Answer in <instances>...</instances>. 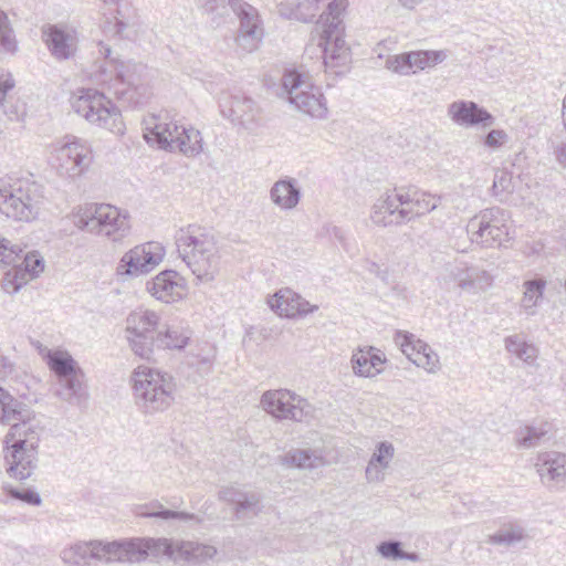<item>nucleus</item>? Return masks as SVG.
Listing matches in <instances>:
<instances>
[{
  "mask_svg": "<svg viewBox=\"0 0 566 566\" xmlns=\"http://www.w3.org/2000/svg\"><path fill=\"white\" fill-rule=\"evenodd\" d=\"M125 332L134 354L147 360L151 358L155 348H185L191 335L187 328L161 325L159 315L150 310L132 312L127 316Z\"/></svg>",
  "mask_w": 566,
  "mask_h": 566,
  "instance_id": "f257e3e1",
  "label": "nucleus"
},
{
  "mask_svg": "<svg viewBox=\"0 0 566 566\" xmlns=\"http://www.w3.org/2000/svg\"><path fill=\"white\" fill-rule=\"evenodd\" d=\"M179 256L200 282H212L220 270V254L212 232L189 226L176 235Z\"/></svg>",
  "mask_w": 566,
  "mask_h": 566,
  "instance_id": "f03ea898",
  "label": "nucleus"
},
{
  "mask_svg": "<svg viewBox=\"0 0 566 566\" xmlns=\"http://www.w3.org/2000/svg\"><path fill=\"white\" fill-rule=\"evenodd\" d=\"M0 422L11 426L4 436L3 443L17 440L24 447L38 450L40 438L45 429L42 419L2 387H0Z\"/></svg>",
  "mask_w": 566,
  "mask_h": 566,
  "instance_id": "7ed1b4c3",
  "label": "nucleus"
},
{
  "mask_svg": "<svg viewBox=\"0 0 566 566\" xmlns=\"http://www.w3.org/2000/svg\"><path fill=\"white\" fill-rule=\"evenodd\" d=\"M138 537H127L112 542L91 541L77 543L61 552L67 565L88 564L91 558L99 562L139 564Z\"/></svg>",
  "mask_w": 566,
  "mask_h": 566,
  "instance_id": "20e7f679",
  "label": "nucleus"
},
{
  "mask_svg": "<svg viewBox=\"0 0 566 566\" xmlns=\"http://www.w3.org/2000/svg\"><path fill=\"white\" fill-rule=\"evenodd\" d=\"M45 363L56 378L55 396L72 406L88 400L85 373L73 356L63 349L46 350Z\"/></svg>",
  "mask_w": 566,
  "mask_h": 566,
  "instance_id": "39448f33",
  "label": "nucleus"
},
{
  "mask_svg": "<svg viewBox=\"0 0 566 566\" xmlns=\"http://www.w3.org/2000/svg\"><path fill=\"white\" fill-rule=\"evenodd\" d=\"M139 564L147 559L167 557L172 562L205 564L212 559L218 549L208 544L166 537H138Z\"/></svg>",
  "mask_w": 566,
  "mask_h": 566,
  "instance_id": "423d86ee",
  "label": "nucleus"
},
{
  "mask_svg": "<svg viewBox=\"0 0 566 566\" xmlns=\"http://www.w3.org/2000/svg\"><path fill=\"white\" fill-rule=\"evenodd\" d=\"M135 400L144 413L168 409L175 397L176 384L170 375L148 367H138L133 374Z\"/></svg>",
  "mask_w": 566,
  "mask_h": 566,
  "instance_id": "0eeeda50",
  "label": "nucleus"
},
{
  "mask_svg": "<svg viewBox=\"0 0 566 566\" xmlns=\"http://www.w3.org/2000/svg\"><path fill=\"white\" fill-rule=\"evenodd\" d=\"M98 54L105 59V64L99 65V80L103 83L113 82L112 88L119 99L132 101L130 93L144 91L147 77V66L137 62H123L113 56L109 45L98 42Z\"/></svg>",
  "mask_w": 566,
  "mask_h": 566,
  "instance_id": "6e6552de",
  "label": "nucleus"
},
{
  "mask_svg": "<svg viewBox=\"0 0 566 566\" xmlns=\"http://www.w3.org/2000/svg\"><path fill=\"white\" fill-rule=\"evenodd\" d=\"M73 111L92 124H96L114 134H124L125 126L117 107L104 94L92 90H82L71 99Z\"/></svg>",
  "mask_w": 566,
  "mask_h": 566,
  "instance_id": "1a4fd4ad",
  "label": "nucleus"
},
{
  "mask_svg": "<svg viewBox=\"0 0 566 566\" xmlns=\"http://www.w3.org/2000/svg\"><path fill=\"white\" fill-rule=\"evenodd\" d=\"M282 86L287 99L294 108L312 118L325 119L327 117V102L318 86L305 81L296 71L286 72L282 78Z\"/></svg>",
  "mask_w": 566,
  "mask_h": 566,
  "instance_id": "9d476101",
  "label": "nucleus"
},
{
  "mask_svg": "<svg viewBox=\"0 0 566 566\" xmlns=\"http://www.w3.org/2000/svg\"><path fill=\"white\" fill-rule=\"evenodd\" d=\"M509 213L499 207L480 211L467 224L472 243L482 248L501 247L509 238Z\"/></svg>",
  "mask_w": 566,
  "mask_h": 566,
  "instance_id": "9b49d317",
  "label": "nucleus"
},
{
  "mask_svg": "<svg viewBox=\"0 0 566 566\" xmlns=\"http://www.w3.org/2000/svg\"><path fill=\"white\" fill-rule=\"evenodd\" d=\"M45 197L41 185L30 180L13 184L12 197L7 205V216L20 222L38 220L44 210Z\"/></svg>",
  "mask_w": 566,
  "mask_h": 566,
  "instance_id": "f8f14e48",
  "label": "nucleus"
},
{
  "mask_svg": "<svg viewBox=\"0 0 566 566\" xmlns=\"http://www.w3.org/2000/svg\"><path fill=\"white\" fill-rule=\"evenodd\" d=\"M261 406L279 420L308 421L314 412L310 402L286 389L265 391L261 397Z\"/></svg>",
  "mask_w": 566,
  "mask_h": 566,
  "instance_id": "ddd939ff",
  "label": "nucleus"
},
{
  "mask_svg": "<svg viewBox=\"0 0 566 566\" xmlns=\"http://www.w3.org/2000/svg\"><path fill=\"white\" fill-rule=\"evenodd\" d=\"M228 4L239 20L235 42L244 52L251 53L261 44L264 25L256 8L244 0H228Z\"/></svg>",
  "mask_w": 566,
  "mask_h": 566,
  "instance_id": "4468645a",
  "label": "nucleus"
},
{
  "mask_svg": "<svg viewBox=\"0 0 566 566\" xmlns=\"http://www.w3.org/2000/svg\"><path fill=\"white\" fill-rule=\"evenodd\" d=\"M318 46L323 52L325 71L334 75H343L349 70L352 50L345 41V31L321 32Z\"/></svg>",
  "mask_w": 566,
  "mask_h": 566,
  "instance_id": "2eb2a0df",
  "label": "nucleus"
},
{
  "mask_svg": "<svg viewBox=\"0 0 566 566\" xmlns=\"http://www.w3.org/2000/svg\"><path fill=\"white\" fill-rule=\"evenodd\" d=\"M55 153L60 175L69 178L81 176L92 164L91 146L80 138L64 142Z\"/></svg>",
  "mask_w": 566,
  "mask_h": 566,
  "instance_id": "dca6fc26",
  "label": "nucleus"
},
{
  "mask_svg": "<svg viewBox=\"0 0 566 566\" xmlns=\"http://www.w3.org/2000/svg\"><path fill=\"white\" fill-rule=\"evenodd\" d=\"M182 124L169 113L151 114L144 119V137L150 145L166 151H175L174 142L179 138Z\"/></svg>",
  "mask_w": 566,
  "mask_h": 566,
  "instance_id": "f3484780",
  "label": "nucleus"
},
{
  "mask_svg": "<svg viewBox=\"0 0 566 566\" xmlns=\"http://www.w3.org/2000/svg\"><path fill=\"white\" fill-rule=\"evenodd\" d=\"M164 254V248L159 243L137 245L122 256L117 272L129 276L148 273L163 261Z\"/></svg>",
  "mask_w": 566,
  "mask_h": 566,
  "instance_id": "a211bd4d",
  "label": "nucleus"
},
{
  "mask_svg": "<svg viewBox=\"0 0 566 566\" xmlns=\"http://www.w3.org/2000/svg\"><path fill=\"white\" fill-rule=\"evenodd\" d=\"M3 458L8 475L18 481L31 476L38 462V450L24 447L21 441L3 443Z\"/></svg>",
  "mask_w": 566,
  "mask_h": 566,
  "instance_id": "6ab92c4d",
  "label": "nucleus"
},
{
  "mask_svg": "<svg viewBox=\"0 0 566 566\" xmlns=\"http://www.w3.org/2000/svg\"><path fill=\"white\" fill-rule=\"evenodd\" d=\"M446 270L449 277L464 292L475 294L485 291L493 282V277L488 271L465 262L449 263Z\"/></svg>",
  "mask_w": 566,
  "mask_h": 566,
  "instance_id": "aec40b11",
  "label": "nucleus"
},
{
  "mask_svg": "<svg viewBox=\"0 0 566 566\" xmlns=\"http://www.w3.org/2000/svg\"><path fill=\"white\" fill-rule=\"evenodd\" d=\"M96 234L105 235L112 241L122 240L129 233L130 223L127 212L111 205H98L94 208Z\"/></svg>",
  "mask_w": 566,
  "mask_h": 566,
  "instance_id": "412c9836",
  "label": "nucleus"
},
{
  "mask_svg": "<svg viewBox=\"0 0 566 566\" xmlns=\"http://www.w3.org/2000/svg\"><path fill=\"white\" fill-rule=\"evenodd\" d=\"M450 119L464 128H489L494 125L495 117L473 101H455L448 106Z\"/></svg>",
  "mask_w": 566,
  "mask_h": 566,
  "instance_id": "4be33fe9",
  "label": "nucleus"
},
{
  "mask_svg": "<svg viewBox=\"0 0 566 566\" xmlns=\"http://www.w3.org/2000/svg\"><path fill=\"white\" fill-rule=\"evenodd\" d=\"M397 192L402 224L431 212L440 200L430 193L411 188H399Z\"/></svg>",
  "mask_w": 566,
  "mask_h": 566,
  "instance_id": "5701e85b",
  "label": "nucleus"
},
{
  "mask_svg": "<svg viewBox=\"0 0 566 566\" xmlns=\"http://www.w3.org/2000/svg\"><path fill=\"white\" fill-rule=\"evenodd\" d=\"M220 112L233 124L251 129L258 118L259 107L255 102L244 95H230L220 101Z\"/></svg>",
  "mask_w": 566,
  "mask_h": 566,
  "instance_id": "b1692460",
  "label": "nucleus"
},
{
  "mask_svg": "<svg viewBox=\"0 0 566 566\" xmlns=\"http://www.w3.org/2000/svg\"><path fill=\"white\" fill-rule=\"evenodd\" d=\"M42 36L51 54L60 61L73 57L77 50L76 31L62 25H48Z\"/></svg>",
  "mask_w": 566,
  "mask_h": 566,
  "instance_id": "393cba45",
  "label": "nucleus"
},
{
  "mask_svg": "<svg viewBox=\"0 0 566 566\" xmlns=\"http://www.w3.org/2000/svg\"><path fill=\"white\" fill-rule=\"evenodd\" d=\"M219 497L234 504V513L238 520L258 516L263 510L262 495L255 491L226 486L219 492Z\"/></svg>",
  "mask_w": 566,
  "mask_h": 566,
  "instance_id": "a878e982",
  "label": "nucleus"
},
{
  "mask_svg": "<svg viewBox=\"0 0 566 566\" xmlns=\"http://www.w3.org/2000/svg\"><path fill=\"white\" fill-rule=\"evenodd\" d=\"M268 303L280 316L289 318L304 316L318 310L317 305H311L291 289H281L269 298Z\"/></svg>",
  "mask_w": 566,
  "mask_h": 566,
  "instance_id": "bb28decb",
  "label": "nucleus"
},
{
  "mask_svg": "<svg viewBox=\"0 0 566 566\" xmlns=\"http://www.w3.org/2000/svg\"><path fill=\"white\" fill-rule=\"evenodd\" d=\"M147 291L158 301L174 303L182 298L185 283L176 271L166 270L147 283Z\"/></svg>",
  "mask_w": 566,
  "mask_h": 566,
  "instance_id": "cd10ccee",
  "label": "nucleus"
},
{
  "mask_svg": "<svg viewBox=\"0 0 566 566\" xmlns=\"http://www.w3.org/2000/svg\"><path fill=\"white\" fill-rule=\"evenodd\" d=\"M535 468L544 484L566 482V453L548 451L537 455Z\"/></svg>",
  "mask_w": 566,
  "mask_h": 566,
  "instance_id": "c85d7f7f",
  "label": "nucleus"
},
{
  "mask_svg": "<svg viewBox=\"0 0 566 566\" xmlns=\"http://www.w3.org/2000/svg\"><path fill=\"white\" fill-rule=\"evenodd\" d=\"M14 87V80L11 73L0 69V124L7 125L10 122H18L24 115V107L14 99L10 92Z\"/></svg>",
  "mask_w": 566,
  "mask_h": 566,
  "instance_id": "c756f323",
  "label": "nucleus"
},
{
  "mask_svg": "<svg viewBox=\"0 0 566 566\" xmlns=\"http://www.w3.org/2000/svg\"><path fill=\"white\" fill-rule=\"evenodd\" d=\"M398 202L397 189L377 199L370 212L373 223L382 228L402 226Z\"/></svg>",
  "mask_w": 566,
  "mask_h": 566,
  "instance_id": "7c9ffc66",
  "label": "nucleus"
},
{
  "mask_svg": "<svg viewBox=\"0 0 566 566\" xmlns=\"http://www.w3.org/2000/svg\"><path fill=\"white\" fill-rule=\"evenodd\" d=\"M398 202L397 189L377 199L370 212L373 223L382 228L402 226Z\"/></svg>",
  "mask_w": 566,
  "mask_h": 566,
  "instance_id": "2f4dec72",
  "label": "nucleus"
},
{
  "mask_svg": "<svg viewBox=\"0 0 566 566\" xmlns=\"http://www.w3.org/2000/svg\"><path fill=\"white\" fill-rule=\"evenodd\" d=\"M269 196L271 202L280 210L290 211L298 206L302 192L296 179L285 177L272 185Z\"/></svg>",
  "mask_w": 566,
  "mask_h": 566,
  "instance_id": "473e14b6",
  "label": "nucleus"
},
{
  "mask_svg": "<svg viewBox=\"0 0 566 566\" xmlns=\"http://www.w3.org/2000/svg\"><path fill=\"white\" fill-rule=\"evenodd\" d=\"M394 454L395 448L390 442L382 441L378 443L366 468V479L368 482H380L384 480L385 471L389 468Z\"/></svg>",
  "mask_w": 566,
  "mask_h": 566,
  "instance_id": "72a5a7b5",
  "label": "nucleus"
},
{
  "mask_svg": "<svg viewBox=\"0 0 566 566\" xmlns=\"http://www.w3.org/2000/svg\"><path fill=\"white\" fill-rule=\"evenodd\" d=\"M348 0H326L322 2L324 10L319 14L322 32H333L336 28L345 31L344 18L348 8Z\"/></svg>",
  "mask_w": 566,
  "mask_h": 566,
  "instance_id": "f704fd0d",
  "label": "nucleus"
},
{
  "mask_svg": "<svg viewBox=\"0 0 566 566\" xmlns=\"http://www.w3.org/2000/svg\"><path fill=\"white\" fill-rule=\"evenodd\" d=\"M546 285V280L539 276L524 281L520 306L527 316H534L537 313V307L544 300Z\"/></svg>",
  "mask_w": 566,
  "mask_h": 566,
  "instance_id": "c9c22d12",
  "label": "nucleus"
},
{
  "mask_svg": "<svg viewBox=\"0 0 566 566\" xmlns=\"http://www.w3.org/2000/svg\"><path fill=\"white\" fill-rule=\"evenodd\" d=\"M551 424L545 422L538 426L521 427L515 433L518 448L532 449L551 440Z\"/></svg>",
  "mask_w": 566,
  "mask_h": 566,
  "instance_id": "e433bc0d",
  "label": "nucleus"
},
{
  "mask_svg": "<svg viewBox=\"0 0 566 566\" xmlns=\"http://www.w3.org/2000/svg\"><path fill=\"white\" fill-rule=\"evenodd\" d=\"M175 151L181 153L186 157H197L203 150V139L200 130L192 126H181L179 138L174 142Z\"/></svg>",
  "mask_w": 566,
  "mask_h": 566,
  "instance_id": "4c0bfd02",
  "label": "nucleus"
},
{
  "mask_svg": "<svg viewBox=\"0 0 566 566\" xmlns=\"http://www.w3.org/2000/svg\"><path fill=\"white\" fill-rule=\"evenodd\" d=\"M280 463L285 467L315 469L324 465L325 461L316 451L294 449L280 457Z\"/></svg>",
  "mask_w": 566,
  "mask_h": 566,
  "instance_id": "58836bf2",
  "label": "nucleus"
},
{
  "mask_svg": "<svg viewBox=\"0 0 566 566\" xmlns=\"http://www.w3.org/2000/svg\"><path fill=\"white\" fill-rule=\"evenodd\" d=\"M505 349L521 359L522 361L532 365L537 358L538 349L532 343H528L522 335L515 334L505 337Z\"/></svg>",
  "mask_w": 566,
  "mask_h": 566,
  "instance_id": "ea45409f",
  "label": "nucleus"
},
{
  "mask_svg": "<svg viewBox=\"0 0 566 566\" xmlns=\"http://www.w3.org/2000/svg\"><path fill=\"white\" fill-rule=\"evenodd\" d=\"M137 515L142 517L180 520L185 522L192 520L199 521V518L195 514L165 509L164 505L158 501H154L150 502L149 504L140 506L137 511Z\"/></svg>",
  "mask_w": 566,
  "mask_h": 566,
  "instance_id": "a19ab883",
  "label": "nucleus"
},
{
  "mask_svg": "<svg viewBox=\"0 0 566 566\" xmlns=\"http://www.w3.org/2000/svg\"><path fill=\"white\" fill-rule=\"evenodd\" d=\"M34 277L31 276L22 265L15 263L13 266L6 273L2 280V289L4 292L9 294L17 293L23 285L29 283Z\"/></svg>",
  "mask_w": 566,
  "mask_h": 566,
  "instance_id": "79ce46f5",
  "label": "nucleus"
},
{
  "mask_svg": "<svg viewBox=\"0 0 566 566\" xmlns=\"http://www.w3.org/2000/svg\"><path fill=\"white\" fill-rule=\"evenodd\" d=\"M413 71H422L426 67H433L447 59V53L439 51H410Z\"/></svg>",
  "mask_w": 566,
  "mask_h": 566,
  "instance_id": "37998d69",
  "label": "nucleus"
},
{
  "mask_svg": "<svg viewBox=\"0 0 566 566\" xmlns=\"http://www.w3.org/2000/svg\"><path fill=\"white\" fill-rule=\"evenodd\" d=\"M526 533L521 526L502 528L488 538L489 544L512 546L526 538Z\"/></svg>",
  "mask_w": 566,
  "mask_h": 566,
  "instance_id": "c03bdc74",
  "label": "nucleus"
},
{
  "mask_svg": "<svg viewBox=\"0 0 566 566\" xmlns=\"http://www.w3.org/2000/svg\"><path fill=\"white\" fill-rule=\"evenodd\" d=\"M395 343L411 361H413L415 357H417L421 350H426V343L421 339H417L413 334L407 332H398L395 337Z\"/></svg>",
  "mask_w": 566,
  "mask_h": 566,
  "instance_id": "a18cd8bd",
  "label": "nucleus"
},
{
  "mask_svg": "<svg viewBox=\"0 0 566 566\" xmlns=\"http://www.w3.org/2000/svg\"><path fill=\"white\" fill-rule=\"evenodd\" d=\"M18 49L14 32L4 11L0 9V50L4 53H14Z\"/></svg>",
  "mask_w": 566,
  "mask_h": 566,
  "instance_id": "49530a36",
  "label": "nucleus"
},
{
  "mask_svg": "<svg viewBox=\"0 0 566 566\" xmlns=\"http://www.w3.org/2000/svg\"><path fill=\"white\" fill-rule=\"evenodd\" d=\"M369 354L364 349L354 353L350 359L353 371L359 377H375L381 373V369L373 370L369 366Z\"/></svg>",
  "mask_w": 566,
  "mask_h": 566,
  "instance_id": "de8ad7c7",
  "label": "nucleus"
},
{
  "mask_svg": "<svg viewBox=\"0 0 566 566\" xmlns=\"http://www.w3.org/2000/svg\"><path fill=\"white\" fill-rule=\"evenodd\" d=\"M386 67L399 75H409L416 73L412 67L411 52L389 56L386 60Z\"/></svg>",
  "mask_w": 566,
  "mask_h": 566,
  "instance_id": "09e8293b",
  "label": "nucleus"
},
{
  "mask_svg": "<svg viewBox=\"0 0 566 566\" xmlns=\"http://www.w3.org/2000/svg\"><path fill=\"white\" fill-rule=\"evenodd\" d=\"M416 366L426 369L428 373H436L440 368L439 356L426 343V350H421L412 361Z\"/></svg>",
  "mask_w": 566,
  "mask_h": 566,
  "instance_id": "8fccbe9b",
  "label": "nucleus"
},
{
  "mask_svg": "<svg viewBox=\"0 0 566 566\" xmlns=\"http://www.w3.org/2000/svg\"><path fill=\"white\" fill-rule=\"evenodd\" d=\"M2 490L9 494L12 499L22 501L30 505H40L41 496L38 492L31 489L18 490L9 484H3Z\"/></svg>",
  "mask_w": 566,
  "mask_h": 566,
  "instance_id": "3c124183",
  "label": "nucleus"
},
{
  "mask_svg": "<svg viewBox=\"0 0 566 566\" xmlns=\"http://www.w3.org/2000/svg\"><path fill=\"white\" fill-rule=\"evenodd\" d=\"M18 264L22 265L34 279L44 271V260L36 251L25 253Z\"/></svg>",
  "mask_w": 566,
  "mask_h": 566,
  "instance_id": "603ef678",
  "label": "nucleus"
},
{
  "mask_svg": "<svg viewBox=\"0 0 566 566\" xmlns=\"http://www.w3.org/2000/svg\"><path fill=\"white\" fill-rule=\"evenodd\" d=\"M492 191L494 196H501L503 193L512 192V175L505 170H499L494 175L492 185Z\"/></svg>",
  "mask_w": 566,
  "mask_h": 566,
  "instance_id": "864d4df0",
  "label": "nucleus"
},
{
  "mask_svg": "<svg viewBox=\"0 0 566 566\" xmlns=\"http://www.w3.org/2000/svg\"><path fill=\"white\" fill-rule=\"evenodd\" d=\"M22 252L18 245L0 234V261L7 264L15 263L19 254Z\"/></svg>",
  "mask_w": 566,
  "mask_h": 566,
  "instance_id": "5fc2aeb1",
  "label": "nucleus"
},
{
  "mask_svg": "<svg viewBox=\"0 0 566 566\" xmlns=\"http://www.w3.org/2000/svg\"><path fill=\"white\" fill-rule=\"evenodd\" d=\"M377 552L388 559H400L402 547L399 541H385L377 546Z\"/></svg>",
  "mask_w": 566,
  "mask_h": 566,
  "instance_id": "6e6d98bb",
  "label": "nucleus"
},
{
  "mask_svg": "<svg viewBox=\"0 0 566 566\" xmlns=\"http://www.w3.org/2000/svg\"><path fill=\"white\" fill-rule=\"evenodd\" d=\"M507 138L509 136L503 129H492L486 134L484 145L489 148H499Z\"/></svg>",
  "mask_w": 566,
  "mask_h": 566,
  "instance_id": "4d7b16f0",
  "label": "nucleus"
},
{
  "mask_svg": "<svg viewBox=\"0 0 566 566\" xmlns=\"http://www.w3.org/2000/svg\"><path fill=\"white\" fill-rule=\"evenodd\" d=\"M75 226L81 230H86L91 233L96 234V220H95V210L93 212L84 213L77 217L75 221Z\"/></svg>",
  "mask_w": 566,
  "mask_h": 566,
  "instance_id": "13d9d810",
  "label": "nucleus"
},
{
  "mask_svg": "<svg viewBox=\"0 0 566 566\" xmlns=\"http://www.w3.org/2000/svg\"><path fill=\"white\" fill-rule=\"evenodd\" d=\"M13 184L9 185L0 179V211L7 214V205L12 197Z\"/></svg>",
  "mask_w": 566,
  "mask_h": 566,
  "instance_id": "bf43d9fd",
  "label": "nucleus"
},
{
  "mask_svg": "<svg viewBox=\"0 0 566 566\" xmlns=\"http://www.w3.org/2000/svg\"><path fill=\"white\" fill-rule=\"evenodd\" d=\"M366 353L369 354V366H371L373 370L381 369L380 366L386 361L382 353L375 347H369L366 349Z\"/></svg>",
  "mask_w": 566,
  "mask_h": 566,
  "instance_id": "052dcab7",
  "label": "nucleus"
},
{
  "mask_svg": "<svg viewBox=\"0 0 566 566\" xmlns=\"http://www.w3.org/2000/svg\"><path fill=\"white\" fill-rule=\"evenodd\" d=\"M15 373V365L6 356L0 357V379L6 380Z\"/></svg>",
  "mask_w": 566,
  "mask_h": 566,
  "instance_id": "680f3d73",
  "label": "nucleus"
},
{
  "mask_svg": "<svg viewBox=\"0 0 566 566\" xmlns=\"http://www.w3.org/2000/svg\"><path fill=\"white\" fill-rule=\"evenodd\" d=\"M367 270L369 273L375 274L376 276L380 277L382 281H386L387 272L382 271L377 263H375L373 261H368Z\"/></svg>",
  "mask_w": 566,
  "mask_h": 566,
  "instance_id": "e2e57ef3",
  "label": "nucleus"
},
{
  "mask_svg": "<svg viewBox=\"0 0 566 566\" xmlns=\"http://www.w3.org/2000/svg\"><path fill=\"white\" fill-rule=\"evenodd\" d=\"M224 0H199L201 7L208 12L212 13L214 12L218 7L219 2H223Z\"/></svg>",
  "mask_w": 566,
  "mask_h": 566,
  "instance_id": "0e129e2a",
  "label": "nucleus"
},
{
  "mask_svg": "<svg viewBox=\"0 0 566 566\" xmlns=\"http://www.w3.org/2000/svg\"><path fill=\"white\" fill-rule=\"evenodd\" d=\"M328 233H329L331 237H334L339 242H343L344 239H345L344 231L339 227H337V226H331L328 228Z\"/></svg>",
  "mask_w": 566,
  "mask_h": 566,
  "instance_id": "69168bd1",
  "label": "nucleus"
},
{
  "mask_svg": "<svg viewBox=\"0 0 566 566\" xmlns=\"http://www.w3.org/2000/svg\"><path fill=\"white\" fill-rule=\"evenodd\" d=\"M31 344L38 350V353L42 357V359L45 361L46 350H51V349L48 348L46 346L42 345L39 340H32Z\"/></svg>",
  "mask_w": 566,
  "mask_h": 566,
  "instance_id": "338daca9",
  "label": "nucleus"
},
{
  "mask_svg": "<svg viewBox=\"0 0 566 566\" xmlns=\"http://www.w3.org/2000/svg\"><path fill=\"white\" fill-rule=\"evenodd\" d=\"M556 156L558 161L566 167V144L558 147Z\"/></svg>",
  "mask_w": 566,
  "mask_h": 566,
  "instance_id": "774afa93",
  "label": "nucleus"
}]
</instances>
